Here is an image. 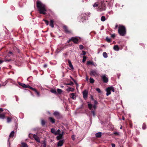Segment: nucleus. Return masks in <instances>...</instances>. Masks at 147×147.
I'll use <instances>...</instances> for the list:
<instances>
[{
    "mask_svg": "<svg viewBox=\"0 0 147 147\" xmlns=\"http://www.w3.org/2000/svg\"><path fill=\"white\" fill-rule=\"evenodd\" d=\"M36 5L38 10L39 13L45 15L47 11L46 6L43 4L40 1H37L36 2Z\"/></svg>",
    "mask_w": 147,
    "mask_h": 147,
    "instance_id": "obj_1",
    "label": "nucleus"
},
{
    "mask_svg": "<svg viewBox=\"0 0 147 147\" xmlns=\"http://www.w3.org/2000/svg\"><path fill=\"white\" fill-rule=\"evenodd\" d=\"M118 32L120 35L122 36H125L126 33L125 26L122 25H120L118 28Z\"/></svg>",
    "mask_w": 147,
    "mask_h": 147,
    "instance_id": "obj_2",
    "label": "nucleus"
},
{
    "mask_svg": "<svg viewBox=\"0 0 147 147\" xmlns=\"http://www.w3.org/2000/svg\"><path fill=\"white\" fill-rule=\"evenodd\" d=\"M106 5L104 1H101L99 3V6L98 7V11H102L106 10Z\"/></svg>",
    "mask_w": 147,
    "mask_h": 147,
    "instance_id": "obj_3",
    "label": "nucleus"
},
{
    "mask_svg": "<svg viewBox=\"0 0 147 147\" xmlns=\"http://www.w3.org/2000/svg\"><path fill=\"white\" fill-rule=\"evenodd\" d=\"M90 13L89 12H86L83 13L80 16V18L81 19V21L83 22L86 20H88V18L90 17Z\"/></svg>",
    "mask_w": 147,
    "mask_h": 147,
    "instance_id": "obj_4",
    "label": "nucleus"
},
{
    "mask_svg": "<svg viewBox=\"0 0 147 147\" xmlns=\"http://www.w3.org/2000/svg\"><path fill=\"white\" fill-rule=\"evenodd\" d=\"M79 41V40L77 36L72 37L67 41V42L69 43L71 41H72L74 44H78Z\"/></svg>",
    "mask_w": 147,
    "mask_h": 147,
    "instance_id": "obj_5",
    "label": "nucleus"
},
{
    "mask_svg": "<svg viewBox=\"0 0 147 147\" xmlns=\"http://www.w3.org/2000/svg\"><path fill=\"white\" fill-rule=\"evenodd\" d=\"M63 28L64 32L65 33L68 34H70L72 33V31L70 30L67 26L65 25H63Z\"/></svg>",
    "mask_w": 147,
    "mask_h": 147,
    "instance_id": "obj_6",
    "label": "nucleus"
},
{
    "mask_svg": "<svg viewBox=\"0 0 147 147\" xmlns=\"http://www.w3.org/2000/svg\"><path fill=\"white\" fill-rule=\"evenodd\" d=\"M54 115L57 119H59L62 117V116L61 114L58 111H55L53 113Z\"/></svg>",
    "mask_w": 147,
    "mask_h": 147,
    "instance_id": "obj_7",
    "label": "nucleus"
},
{
    "mask_svg": "<svg viewBox=\"0 0 147 147\" xmlns=\"http://www.w3.org/2000/svg\"><path fill=\"white\" fill-rule=\"evenodd\" d=\"M107 76V75L106 74H104L101 76V79L102 80L103 82L105 83H107L108 81V79Z\"/></svg>",
    "mask_w": 147,
    "mask_h": 147,
    "instance_id": "obj_8",
    "label": "nucleus"
},
{
    "mask_svg": "<svg viewBox=\"0 0 147 147\" xmlns=\"http://www.w3.org/2000/svg\"><path fill=\"white\" fill-rule=\"evenodd\" d=\"M90 75L91 76H97L98 74L97 73V71L96 69H94L91 70L90 73Z\"/></svg>",
    "mask_w": 147,
    "mask_h": 147,
    "instance_id": "obj_9",
    "label": "nucleus"
},
{
    "mask_svg": "<svg viewBox=\"0 0 147 147\" xmlns=\"http://www.w3.org/2000/svg\"><path fill=\"white\" fill-rule=\"evenodd\" d=\"M88 105L89 109L91 110V113L92 114L93 116L94 117L96 115V114L95 113L94 111H92V105L91 104L89 103Z\"/></svg>",
    "mask_w": 147,
    "mask_h": 147,
    "instance_id": "obj_10",
    "label": "nucleus"
},
{
    "mask_svg": "<svg viewBox=\"0 0 147 147\" xmlns=\"http://www.w3.org/2000/svg\"><path fill=\"white\" fill-rule=\"evenodd\" d=\"M83 98L86 100L88 96V91L85 90L82 92Z\"/></svg>",
    "mask_w": 147,
    "mask_h": 147,
    "instance_id": "obj_11",
    "label": "nucleus"
},
{
    "mask_svg": "<svg viewBox=\"0 0 147 147\" xmlns=\"http://www.w3.org/2000/svg\"><path fill=\"white\" fill-rule=\"evenodd\" d=\"M29 88L35 92L36 94L38 96H39L40 95L39 92L37 91V90L35 88H33L30 86H29Z\"/></svg>",
    "mask_w": 147,
    "mask_h": 147,
    "instance_id": "obj_12",
    "label": "nucleus"
},
{
    "mask_svg": "<svg viewBox=\"0 0 147 147\" xmlns=\"http://www.w3.org/2000/svg\"><path fill=\"white\" fill-rule=\"evenodd\" d=\"M33 138L35 139L36 141L40 143V142L39 137L36 135L34 134L33 136Z\"/></svg>",
    "mask_w": 147,
    "mask_h": 147,
    "instance_id": "obj_13",
    "label": "nucleus"
},
{
    "mask_svg": "<svg viewBox=\"0 0 147 147\" xmlns=\"http://www.w3.org/2000/svg\"><path fill=\"white\" fill-rule=\"evenodd\" d=\"M19 85L22 86L23 87L25 88H29V86H30L29 85H26L24 84L19 82Z\"/></svg>",
    "mask_w": 147,
    "mask_h": 147,
    "instance_id": "obj_14",
    "label": "nucleus"
},
{
    "mask_svg": "<svg viewBox=\"0 0 147 147\" xmlns=\"http://www.w3.org/2000/svg\"><path fill=\"white\" fill-rule=\"evenodd\" d=\"M87 64L88 65H92L95 67L97 66V64L95 63H94L93 61H87Z\"/></svg>",
    "mask_w": 147,
    "mask_h": 147,
    "instance_id": "obj_15",
    "label": "nucleus"
},
{
    "mask_svg": "<svg viewBox=\"0 0 147 147\" xmlns=\"http://www.w3.org/2000/svg\"><path fill=\"white\" fill-rule=\"evenodd\" d=\"M49 120L52 124L55 123V119L53 117H49Z\"/></svg>",
    "mask_w": 147,
    "mask_h": 147,
    "instance_id": "obj_16",
    "label": "nucleus"
},
{
    "mask_svg": "<svg viewBox=\"0 0 147 147\" xmlns=\"http://www.w3.org/2000/svg\"><path fill=\"white\" fill-rule=\"evenodd\" d=\"M64 140H62L59 141L58 143V146H62L64 143Z\"/></svg>",
    "mask_w": 147,
    "mask_h": 147,
    "instance_id": "obj_17",
    "label": "nucleus"
},
{
    "mask_svg": "<svg viewBox=\"0 0 147 147\" xmlns=\"http://www.w3.org/2000/svg\"><path fill=\"white\" fill-rule=\"evenodd\" d=\"M67 61L69 64V66L71 68V69H73L74 68L70 60L69 59H68Z\"/></svg>",
    "mask_w": 147,
    "mask_h": 147,
    "instance_id": "obj_18",
    "label": "nucleus"
},
{
    "mask_svg": "<svg viewBox=\"0 0 147 147\" xmlns=\"http://www.w3.org/2000/svg\"><path fill=\"white\" fill-rule=\"evenodd\" d=\"M107 91V93L106 95L107 96H108L110 94H111V90L110 89V88L109 87L107 88L106 89Z\"/></svg>",
    "mask_w": 147,
    "mask_h": 147,
    "instance_id": "obj_19",
    "label": "nucleus"
},
{
    "mask_svg": "<svg viewBox=\"0 0 147 147\" xmlns=\"http://www.w3.org/2000/svg\"><path fill=\"white\" fill-rule=\"evenodd\" d=\"M63 133H64V132H62V134H58L59 136H57V140H59L62 138Z\"/></svg>",
    "mask_w": 147,
    "mask_h": 147,
    "instance_id": "obj_20",
    "label": "nucleus"
},
{
    "mask_svg": "<svg viewBox=\"0 0 147 147\" xmlns=\"http://www.w3.org/2000/svg\"><path fill=\"white\" fill-rule=\"evenodd\" d=\"M101 134V133L100 132L96 133L95 134L96 137L97 138H100L102 135Z\"/></svg>",
    "mask_w": 147,
    "mask_h": 147,
    "instance_id": "obj_21",
    "label": "nucleus"
},
{
    "mask_svg": "<svg viewBox=\"0 0 147 147\" xmlns=\"http://www.w3.org/2000/svg\"><path fill=\"white\" fill-rule=\"evenodd\" d=\"M51 132L53 134L55 135H57V134L56 133V131L54 128H52L51 130Z\"/></svg>",
    "mask_w": 147,
    "mask_h": 147,
    "instance_id": "obj_22",
    "label": "nucleus"
},
{
    "mask_svg": "<svg viewBox=\"0 0 147 147\" xmlns=\"http://www.w3.org/2000/svg\"><path fill=\"white\" fill-rule=\"evenodd\" d=\"M54 21L53 20H51L50 21L49 25L52 28H53L54 27Z\"/></svg>",
    "mask_w": 147,
    "mask_h": 147,
    "instance_id": "obj_23",
    "label": "nucleus"
},
{
    "mask_svg": "<svg viewBox=\"0 0 147 147\" xmlns=\"http://www.w3.org/2000/svg\"><path fill=\"white\" fill-rule=\"evenodd\" d=\"M74 88L71 87H69L68 88L66 89V90L67 92L71 91L74 92Z\"/></svg>",
    "mask_w": 147,
    "mask_h": 147,
    "instance_id": "obj_24",
    "label": "nucleus"
},
{
    "mask_svg": "<svg viewBox=\"0 0 147 147\" xmlns=\"http://www.w3.org/2000/svg\"><path fill=\"white\" fill-rule=\"evenodd\" d=\"M113 49L115 50L118 51L119 49V48L117 45H115L113 47Z\"/></svg>",
    "mask_w": 147,
    "mask_h": 147,
    "instance_id": "obj_25",
    "label": "nucleus"
},
{
    "mask_svg": "<svg viewBox=\"0 0 147 147\" xmlns=\"http://www.w3.org/2000/svg\"><path fill=\"white\" fill-rule=\"evenodd\" d=\"M50 92L55 94H57V92L55 90L53 89H51L50 90Z\"/></svg>",
    "mask_w": 147,
    "mask_h": 147,
    "instance_id": "obj_26",
    "label": "nucleus"
},
{
    "mask_svg": "<svg viewBox=\"0 0 147 147\" xmlns=\"http://www.w3.org/2000/svg\"><path fill=\"white\" fill-rule=\"evenodd\" d=\"M14 134H15L14 131H12L9 135V138H13L14 136Z\"/></svg>",
    "mask_w": 147,
    "mask_h": 147,
    "instance_id": "obj_27",
    "label": "nucleus"
},
{
    "mask_svg": "<svg viewBox=\"0 0 147 147\" xmlns=\"http://www.w3.org/2000/svg\"><path fill=\"white\" fill-rule=\"evenodd\" d=\"M57 94H61V93L63 92L62 90L59 88H57Z\"/></svg>",
    "mask_w": 147,
    "mask_h": 147,
    "instance_id": "obj_28",
    "label": "nucleus"
},
{
    "mask_svg": "<svg viewBox=\"0 0 147 147\" xmlns=\"http://www.w3.org/2000/svg\"><path fill=\"white\" fill-rule=\"evenodd\" d=\"M5 115L4 114H0V119H3L5 118Z\"/></svg>",
    "mask_w": 147,
    "mask_h": 147,
    "instance_id": "obj_29",
    "label": "nucleus"
},
{
    "mask_svg": "<svg viewBox=\"0 0 147 147\" xmlns=\"http://www.w3.org/2000/svg\"><path fill=\"white\" fill-rule=\"evenodd\" d=\"M100 3L96 2L93 4V6L94 7H95L99 6Z\"/></svg>",
    "mask_w": 147,
    "mask_h": 147,
    "instance_id": "obj_30",
    "label": "nucleus"
},
{
    "mask_svg": "<svg viewBox=\"0 0 147 147\" xmlns=\"http://www.w3.org/2000/svg\"><path fill=\"white\" fill-rule=\"evenodd\" d=\"M45 121L44 120H42L41 121V124L42 126H44L46 124Z\"/></svg>",
    "mask_w": 147,
    "mask_h": 147,
    "instance_id": "obj_31",
    "label": "nucleus"
},
{
    "mask_svg": "<svg viewBox=\"0 0 147 147\" xmlns=\"http://www.w3.org/2000/svg\"><path fill=\"white\" fill-rule=\"evenodd\" d=\"M75 94L74 93H71L70 94V97L72 99H74Z\"/></svg>",
    "mask_w": 147,
    "mask_h": 147,
    "instance_id": "obj_32",
    "label": "nucleus"
},
{
    "mask_svg": "<svg viewBox=\"0 0 147 147\" xmlns=\"http://www.w3.org/2000/svg\"><path fill=\"white\" fill-rule=\"evenodd\" d=\"M22 147H28V146L27 144L24 142H22Z\"/></svg>",
    "mask_w": 147,
    "mask_h": 147,
    "instance_id": "obj_33",
    "label": "nucleus"
},
{
    "mask_svg": "<svg viewBox=\"0 0 147 147\" xmlns=\"http://www.w3.org/2000/svg\"><path fill=\"white\" fill-rule=\"evenodd\" d=\"M102 55L105 58H107L108 57L107 55V53L105 52H104L103 53Z\"/></svg>",
    "mask_w": 147,
    "mask_h": 147,
    "instance_id": "obj_34",
    "label": "nucleus"
},
{
    "mask_svg": "<svg viewBox=\"0 0 147 147\" xmlns=\"http://www.w3.org/2000/svg\"><path fill=\"white\" fill-rule=\"evenodd\" d=\"M94 82V80L91 78H90V82L91 83H93Z\"/></svg>",
    "mask_w": 147,
    "mask_h": 147,
    "instance_id": "obj_35",
    "label": "nucleus"
},
{
    "mask_svg": "<svg viewBox=\"0 0 147 147\" xmlns=\"http://www.w3.org/2000/svg\"><path fill=\"white\" fill-rule=\"evenodd\" d=\"M11 121V118L8 117L7 118V123L10 122Z\"/></svg>",
    "mask_w": 147,
    "mask_h": 147,
    "instance_id": "obj_36",
    "label": "nucleus"
},
{
    "mask_svg": "<svg viewBox=\"0 0 147 147\" xmlns=\"http://www.w3.org/2000/svg\"><path fill=\"white\" fill-rule=\"evenodd\" d=\"M86 57L84 55L83 57L82 62L83 63H84L85 61H86Z\"/></svg>",
    "mask_w": 147,
    "mask_h": 147,
    "instance_id": "obj_37",
    "label": "nucleus"
},
{
    "mask_svg": "<svg viewBox=\"0 0 147 147\" xmlns=\"http://www.w3.org/2000/svg\"><path fill=\"white\" fill-rule=\"evenodd\" d=\"M106 20L105 17V16H102L101 18V20L102 21H104Z\"/></svg>",
    "mask_w": 147,
    "mask_h": 147,
    "instance_id": "obj_38",
    "label": "nucleus"
},
{
    "mask_svg": "<svg viewBox=\"0 0 147 147\" xmlns=\"http://www.w3.org/2000/svg\"><path fill=\"white\" fill-rule=\"evenodd\" d=\"M42 144L43 145V147H46V144L45 141L44 140L43 141Z\"/></svg>",
    "mask_w": 147,
    "mask_h": 147,
    "instance_id": "obj_39",
    "label": "nucleus"
},
{
    "mask_svg": "<svg viewBox=\"0 0 147 147\" xmlns=\"http://www.w3.org/2000/svg\"><path fill=\"white\" fill-rule=\"evenodd\" d=\"M34 134H30L29 135V137L30 138H33V136Z\"/></svg>",
    "mask_w": 147,
    "mask_h": 147,
    "instance_id": "obj_40",
    "label": "nucleus"
},
{
    "mask_svg": "<svg viewBox=\"0 0 147 147\" xmlns=\"http://www.w3.org/2000/svg\"><path fill=\"white\" fill-rule=\"evenodd\" d=\"M43 21H44L45 22L47 25H49V22L48 20H45V19H43Z\"/></svg>",
    "mask_w": 147,
    "mask_h": 147,
    "instance_id": "obj_41",
    "label": "nucleus"
},
{
    "mask_svg": "<svg viewBox=\"0 0 147 147\" xmlns=\"http://www.w3.org/2000/svg\"><path fill=\"white\" fill-rule=\"evenodd\" d=\"M146 125L145 123H143L142 125V128L143 129H145L146 128Z\"/></svg>",
    "mask_w": 147,
    "mask_h": 147,
    "instance_id": "obj_42",
    "label": "nucleus"
},
{
    "mask_svg": "<svg viewBox=\"0 0 147 147\" xmlns=\"http://www.w3.org/2000/svg\"><path fill=\"white\" fill-rule=\"evenodd\" d=\"M113 134H114L115 136H119L120 135V133L119 132H115Z\"/></svg>",
    "mask_w": 147,
    "mask_h": 147,
    "instance_id": "obj_43",
    "label": "nucleus"
},
{
    "mask_svg": "<svg viewBox=\"0 0 147 147\" xmlns=\"http://www.w3.org/2000/svg\"><path fill=\"white\" fill-rule=\"evenodd\" d=\"M66 84L68 85H72L74 84V83L70 81L69 83H67Z\"/></svg>",
    "mask_w": 147,
    "mask_h": 147,
    "instance_id": "obj_44",
    "label": "nucleus"
},
{
    "mask_svg": "<svg viewBox=\"0 0 147 147\" xmlns=\"http://www.w3.org/2000/svg\"><path fill=\"white\" fill-rule=\"evenodd\" d=\"M106 40L108 42H111V40L108 37H107L106 38Z\"/></svg>",
    "mask_w": 147,
    "mask_h": 147,
    "instance_id": "obj_45",
    "label": "nucleus"
},
{
    "mask_svg": "<svg viewBox=\"0 0 147 147\" xmlns=\"http://www.w3.org/2000/svg\"><path fill=\"white\" fill-rule=\"evenodd\" d=\"M111 89V91H112L113 92H115V89L112 86L109 87Z\"/></svg>",
    "mask_w": 147,
    "mask_h": 147,
    "instance_id": "obj_46",
    "label": "nucleus"
},
{
    "mask_svg": "<svg viewBox=\"0 0 147 147\" xmlns=\"http://www.w3.org/2000/svg\"><path fill=\"white\" fill-rule=\"evenodd\" d=\"M96 90L98 93H100L101 92L99 88H96Z\"/></svg>",
    "mask_w": 147,
    "mask_h": 147,
    "instance_id": "obj_47",
    "label": "nucleus"
},
{
    "mask_svg": "<svg viewBox=\"0 0 147 147\" xmlns=\"http://www.w3.org/2000/svg\"><path fill=\"white\" fill-rule=\"evenodd\" d=\"M79 49L80 50H82L84 48V46L82 45H80L79 46Z\"/></svg>",
    "mask_w": 147,
    "mask_h": 147,
    "instance_id": "obj_48",
    "label": "nucleus"
},
{
    "mask_svg": "<svg viewBox=\"0 0 147 147\" xmlns=\"http://www.w3.org/2000/svg\"><path fill=\"white\" fill-rule=\"evenodd\" d=\"M116 35L115 34H112L111 35V37L113 38H114L115 37Z\"/></svg>",
    "mask_w": 147,
    "mask_h": 147,
    "instance_id": "obj_49",
    "label": "nucleus"
},
{
    "mask_svg": "<svg viewBox=\"0 0 147 147\" xmlns=\"http://www.w3.org/2000/svg\"><path fill=\"white\" fill-rule=\"evenodd\" d=\"M61 131L59 129H58L57 131H56V133L57 134V135L58 134H59L60 132Z\"/></svg>",
    "mask_w": 147,
    "mask_h": 147,
    "instance_id": "obj_50",
    "label": "nucleus"
},
{
    "mask_svg": "<svg viewBox=\"0 0 147 147\" xmlns=\"http://www.w3.org/2000/svg\"><path fill=\"white\" fill-rule=\"evenodd\" d=\"M86 54V52H85V51H82V54L81 55H84Z\"/></svg>",
    "mask_w": 147,
    "mask_h": 147,
    "instance_id": "obj_51",
    "label": "nucleus"
},
{
    "mask_svg": "<svg viewBox=\"0 0 147 147\" xmlns=\"http://www.w3.org/2000/svg\"><path fill=\"white\" fill-rule=\"evenodd\" d=\"M90 99L91 100H92V101H94V100L92 96L91 95L90 96Z\"/></svg>",
    "mask_w": 147,
    "mask_h": 147,
    "instance_id": "obj_52",
    "label": "nucleus"
},
{
    "mask_svg": "<svg viewBox=\"0 0 147 147\" xmlns=\"http://www.w3.org/2000/svg\"><path fill=\"white\" fill-rule=\"evenodd\" d=\"M11 59H5V61L6 62H9V61H11Z\"/></svg>",
    "mask_w": 147,
    "mask_h": 147,
    "instance_id": "obj_53",
    "label": "nucleus"
},
{
    "mask_svg": "<svg viewBox=\"0 0 147 147\" xmlns=\"http://www.w3.org/2000/svg\"><path fill=\"white\" fill-rule=\"evenodd\" d=\"M94 105H96L98 104V102L96 100H94Z\"/></svg>",
    "mask_w": 147,
    "mask_h": 147,
    "instance_id": "obj_54",
    "label": "nucleus"
},
{
    "mask_svg": "<svg viewBox=\"0 0 147 147\" xmlns=\"http://www.w3.org/2000/svg\"><path fill=\"white\" fill-rule=\"evenodd\" d=\"M3 111V109L2 108H0V113L2 112Z\"/></svg>",
    "mask_w": 147,
    "mask_h": 147,
    "instance_id": "obj_55",
    "label": "nucleus"
},
{
    "mask_svg": "<svg viewBox=\"0 0 147 147\" xmlns=\"http://www.w3.org/2000/svg\"><path fill=\"white\" fill-rule=\"evenodd\" d=\"M111 146H112V147H115V144H114V143L111 144Z\"/></svg>",
    "mask_w": 147,
    "mask_h": 147,
    "instance_id": "obj_56",
    "label": "nucleus"
},
{
    "mask_svg": "<svg viewBox=\"0 0 147 147\" xmlns=\"http://www.w3.org/2000/svg\"><path fill=\"white\" fill-rule=\"evenodd\" d=\"M96 105H94L93 106V108L95 110L96 108Z\"/></svg>",
    "mask_w": 147,
    "mask_h": 147,
    "instance_id": "obj_57",
    "label": "nucleus"
},
{
    "mask_svg": "<svg viewBox=\"0 0 147 147\" xmlns=\"http://www.w3.org/2000/svg\"><path fill=\"white\" fill-rule=\"evenodd\" d=\"M74 82L76 84V85H78V84H77V82L76 81L74 80H73Z\"/></svg>",
    "mask_w": 147,
    "mask_h": 147,
    "instance_id": "obj_58",
    "label": "nucleus"
},
{
    "mask_svg": "<svg viewBox=\"0 0 147 147\" xmlns=\"http://www.w3.org/2000/svg\"><path fill=\"white\" fill-rule=\"evenodd\" d=\"M47 65L46 64H45L44 65H43V67L45 68H46L47 67Z\"/></svg>",
    "mask_w": 147,
    "mask_h": 147,
    "instance_id": "obj_59",
    "label": "nucleus"
},
{
    "mask_svg": "<svg viewBox=\"0 0 147 147\" xmlns=\"http://www.w3.org/2000/svg\"><path fill=\"white\" fill-rule=\"evenodd\" d=\"M4 61L0 60V64L2 63Z\"/></svg>",
    "mask_w": 147,
    "mask_h": 147,
    "instance_id": "obj_60",
    "label": "nucleus"
},
{
    "mask_svg": "<svg viewBox=\"0 0 147 147\" xmlns=\"http://www.w3.org/2000/svg\"><path fill=\"white\" fill-rule=\"evenodd\" d=\"M129 126H130V127H131V128L132 127V124L131 123H129Z\"/></svg>",
    "mask_w": 147,
    "mask_h": 147,
    "instance_id": "obj_61",
    "label": "nucleus"
},
{
    "mask_svg": "<svg viewBox=\"0 0 147 147\" xmlns=\"http://www.w3.org/2000/svg\"><path fill=\"white\" fill-rule=\"evenodd\" d=\"M8 53L9 54H13V53H12V52L11 51H9L8 52Z\"/></svg>",
    "mask_w": 147,
    "mask_h": 147,
    "instance_id": "obj_62",
    "label": "nucleus"
},
{
    "mask_svg": "<svg viewBox=\"0 0 147 147\" xmlns=\"http://www.w3.org/2000/svg\"><path fill=\"white\" fill-rule=\"evenodd\" d=\"M118 26L117 24H116L115 26V29H116V28H117V27Z\"/></svg>",
    "mask_w": 147,
    "mask_h": 147,
    "instance_id": "obj_63",
    "label": "nucleus"
},
{
    "mask_svg": "<svg viewBox=\"0 0 147 147\" xmlns=\"http://www.w3.org/2000/svg\"><path fill=\"white\" fill-rule=\"evenodd\" d=\"M70 78H71L72 80H73V81L74 80V79L72 77H71V76H70Z\"/></svg>",
    "mask_w": 147,
    "mask_h": 147,
    "instance_id": "obj_64",
    "label": "nucleus"
}]
</instances>
